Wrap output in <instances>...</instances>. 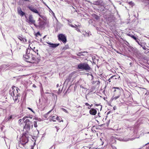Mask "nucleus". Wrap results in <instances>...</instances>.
<instances>
[{"instance_id":"nucleus-8","label":"nucleus","mask_w":149,"mask_h":149,"mask_svg":"<svg viewBox=\"0 0 149 149\" xmlns=\"http://www.w3.org/2000/svg\"><path fill=\"white\" fill-rule=\"evenodd\" d=\"M58 39L59 40L62 41L64 43H66L67 41L66 37L63 34H60L58 35Z\"/></svg>"},{"instance_id":"nucleus-50","label":"nucleus","mask_w":149,"mask_h":149,"mask_svg":"<svg viewBox=\"0 0 149 149\" xmlns=\"http://www.w3.org/2000/svg\"><path fill=\"white\" fill-rule=\"evenodd\" d=\"M91 108V107H90V106H89V107H88V109H90Z\"/></svg>"},{"instance_id":"nucleus-20","label":"nucleus","mask_w":149,"mask_h":149,"mask_svg":"<svg viewBox=\"0 0 149 149\" xmlns=\"http://www.w3.org/2000/svg\"><path fill=\"white\" fill-rule=\"evenodd\" d=\"M77 55L79 56H81L83 55L82 53L80 52H79L77 54Z\"/></svg>"},{"instance_id":"nucleus-60","label":"nucleus","mask_w":149,"mask_h":149,"mask_svg":"<svg viewBox=\"0 0 149 149\" xmlns=\"http://www.w3.org/2000/svg\"><path fill=\"white\" fill-rule=\"evenodd\" d=\"M131 64H132V63H130V65Z\"/></svg>"},{"instance_id":"nucleus-24","label":"nucleus","mask_w":149,"mask_h":149,"mask_svg":"<svg viewBox=\"0 0 149 149\" xmlns=\"http://www.w3.org/2000/svg\"><path fill=\"white\" fill-rule=\"evenodd\" d=\"M140 45H141V46L142 47V46L141 45V44H140L139 42V39H137L136 40H135Z\"/></svg>"},{"instance_id":"nucleus-12","label":"nucleus","mask_w":149,"mask_h":149,"mask_svg":"<svg viewBox=\"0 0 149 149\" xmlns=\"http://www.w3.org/2000/svg\"><path fill=\"white\" fill-rule=\"evenodd\" d=\"M118 95L117 96H113V97H112V99L113 100H116L120 96V91H118Z\"/></svg>"},{"instance_id":"nucleus-39","label":"nucleus","mask_w":149,"mask_h":149,"mask_svg":"<svg viewBox=\"0 0 149 149\" xmlns=\"http://www.w3.org/2000/svg\"><path fill=\"white\" fill-rule=\"evenodd\" d=\"M111 79H110V78H109V79L108 80V81H109V82H111V81L110 80Z\"/></svg>"},{"instance_id":"nucleus-6","label":"nucleus","mask_w":149,"mask_h":149,"mask_svg":"<svg viewBox=\"0 0 149 149\" xmlns=\"http://www.w3.org/2000/svg\"><path fill=\"white\" fill-rule=\"evenodd\" d=\"M26 22L30 24H33L34 25H35V21L34 19L33 16L32 15H29L28 19L26 20Z\"/></svg>"},{"instance_id":"nucleus-17","label":"nucleus","mask_w":149,"mask_h":149,"mask_svg":"<svg viewBox=\"0 0 149 149\" xmlns=\"http://www.w3.org/2000/svg\"><path fill=\"white\" fill-rule=\"evenodd\" d=\"M68 25H69V26H71V27H73V28L76 27L78 26L76 25H74L72 24H70L69 23H68Z\"/></svg>"},{"instance_id":"nucleus-7","label":"nucleus","mask_w":149,"mask_h":149,"mask_svg":"<svg viewBox=\"0 0 149 149\" xmlns=\"http://www.w3.org/2000/svg\"><path fill=\"white\" fill-rule=\"evenodd\" d=\"M18 90L19 89L15 86L13 87L12 88V90L11 91V96L13 97L16 95L17 94H18Z\"/></svg>"},{"instance_id":"nucleus-44","label":"nucleus","mask_w":149,"mask_h":149,"mask_svg":"<svg viewBox=\"0 0 149 149\" xmlns=\"http://www.w3.org/2000/svg\"><path fill=\"white\" fill-rule=\"evenodd\" d=\"M56 127V129H57V131L58 132V128L57 127Z\"/></svg>"},{"instance_id":"nucleus-45","label":"nucleus","mask_w":149,"mask_h":149,"mask_svg":"<svg viewBox=\"0 0 149 149\" xmlns=\"http://www.w3.org/2000/svg\"><path fill=\"white\" fill-rule=\"evenodd\" d=\"M76 30L78 31H79V29L77 28Z\"/></svg>"},{"instance_id":"nucleus-33","label":"nucleus","mask_w":149,"mask_h":149,"mask_svg":"<svg viewBox=\"0 0 149 149\" xmlns=\"http://www.w3.org/2000/svg\"><path fill=\"white\" fill-rule=\"evenodd\" d=\"M38 49H36V50H35V51H34V52H33V53H32L33 54H34L33 53H36V52H38Z\"/></svg>"},{"instance_id":"nucleus-32","label":"nucleus","mask_w":149,"mask_h":149,"mask_svg":"<svg viewBox=\"0 0 149 149\" xmlns=\"http://www.w3.org/2000/svg\"><path fill=\"white\" fill-rule=\"evenodd\" d=\"M55 117V116H51V117L52 118V119H54V118Z\"/></svg>"},{"instance_id":"nucleus-1","label":"nucleus","mask_w":149,"mask_h":149,"mask_svg":"<svg viewBox=\"0 0 149 149\" xmlns=\"http://www.w3.org/2000/svg\"><path fill=\"white\" fill-rule=\"evenodd\" d=\"M30 50L26 49V54L23 56V58L27 62L34 63L36 61L35 56L32 52L30 53Z\"/></svg>"},{"instance_id":"nucleus-26","label":"nucleus","mask_w":149,"mask_h":149,"mask_svg":"<svg viewBox=\"0 0 149 149\" xmlns=\"http://www.w3.org/2000/svg\"><path fill=\"white\" fill-rule=\"evenodd\" d=\"M94 17L96 19H99V17L98 16L95 15H94Z\"/></svg>"},{"instance_id":"nucleus-28","label":"nucleus","mask_w":149,"mask_h":149,"mask_svg":"<svg viewBox=\"0 0 149 149\" xmlns=\"http://www.w3.org/2000/svg\"><path fill=\"white\" fill-rule=\"evenodd\" d=\"M131 37H132V38H133L135 40H136L137 39V38L135 36H131Z\"/></svg>"},{"instance_id":"nucleus-38","label":"nucleus","mask_w":149,"mask_h":149,"mask_svg":"<svg viewBox=\"0 0 149 149\" xmlns=\"http://www.w3.org/2000/svg\"><path fill=\"white\" fill-rule=\"evenodd\" d=\"M143 47V48L144 49V50H146V48L145 47Z\"/></svg>"},{"instance_id":"nucleus-54","label":"nucleus","mask_w":149,"mask_h":149,"mask_svg":"<svg viewBox=\"0 0 149 149\" xmlns=\"http://www.w3.org/2000/svg\"><path fill=\"white\" fill-rule=\"evenodd\" d=\"M46 36H45L43 38H45L46 37Z\"/></svg>"},{"instance_id":"nucleus-25","label":"nucleus","mask_w":149,"mask_h":149,"mask_svg":"<svg viewBox=\"0 0 149 149\" xmlns=\"http://www.w3.org/2000/svg\"><path fill=\"white\" fill-rule=\"evenodd\" d=\"M61 110H62L63 111H64L66 113H68V111L65 109H64L63 108H61Z\"/></svg>"},{"instance_id":"nucleus-63","label":"nucleus","mask_w":149,"mask_h":149,"mask_svg":"<svg viewBox=\"0 0 149 149\" xmlns=\"http://www.w3.org/2000/svg\"><path fill=\"white\" fill-rule=\"evenodd\" d=\"M61 121L63 122V120H62Z\"/></svg>"},{"instance_id":"nucleus-51","label":"nucleus","mask_w":149,"mask_h":149,"mask_svg":"<svg viewBox=\"0 0 149 149\" xmlns=\"http://www.w3.org/2000/svg\"><path fill=\"white\" fill-rule=\"evenodd\" d=\"M28 118H30V119L32 118V117H29Z\"/></svg>"},{"instance_id":"nucleus-57","label":"nucleus","mask_w":149,"mask_h":149,"mask_svg":"<svg viewBox=\"0 0 149 149\" xmlns=\"http://www.w3.org/2000/svg\"><path fill=\"white\" fill-rule=\"evenodd\" d=\"M67 21L68 22H70L67 19Z\"/></svg>"},{"instance_id":"nucleus-47","label":"nucleus","mask_w":149,"mask_h":149,"mask_svg":"<svg viewBox=\"0 0 149 149\" xmlns=\"http://www.w3.org/2000/svg\"><path fill=\"white\" fill-rule=\"evenodd\" d=\"M61 91L60 92V89L59 90V91L58 92V93H61Z\"/></svg>"},{"instance_id":"nucleus-15","label":"nucleus","mask_w":149,"mask_h":149,"mask_svg":"<svg viewBox=\"0 0 149 149\" xmlns=\"http://www.w3.org/2000/svg\"><path fill=\"white\" fill-rule=\"evenodd\" d=\"M44 22L42 21H40L39 23L38 26L41 28H42L43 26Z\"/></svg>"},{"instance_id":"nucleus-31","label":"nucleus","mask_w":149,"mask_h":149,"mask_svg":"<svg viewBox=\"0 0 149 149\" xmlns=\"http://www.w3.org/2000/svg\"><path fill=\"white\" fill-rule=\"evenodd\" d=\"M28 118V117H24L22 119H22L23 120V122H24V120L26 118Z\"/></svg>"},{"instance_id":"nucleus-27","label":"nucleus","mask_w":149,"mask_h":149,"mask_svg":"<svg viewBox=\"0 0 149 149\" xmlns=\"http://www.w3.org/2000/svg\"><path fill=\"white\" fill-rule=\"evenodd\" d=\"M12 116L11 115L8 118V120H11L12 119Z\"/></svg>"},{"instance_id":"nucleus-2","label":"nucleus","mask_w":149,"mask_h":149,"mask_svg":"<svg viewBox=\"0 0 149 149\" xmlns=\"http://www.w3.org/2000/svg\"><path fill=\"white\" fill-rule=\"evenodd\" d=\"M31 136V135L29 134V132H26L24 133L20 138L21 142L19 145H22L24 146V145L28 142V139L29 138H30Z\"/></svg>"},{"instance_id":"nucleus-13","label":"nucleus","mask_w":149,"mask_h":149,"mask_svg":"<svg viewBox=\"0 0 149 149\" xmlns=\"http://www.w3.org/2000/svg\"><path fill=\"white\" fill-rule=\"evenodd\" d=\"M14 97H13V99L15 102L18 99L19 97H20V95L19 94H18Z\"/></svg>"},{"instance_id":"nucleus-11","label":"nucleus","mask_w":149,"mask_h":149,"mask_svg":"<svg viewBox=\"0 0 149 149\" xmlns=\"http://www.w3.org/2000/svg\"><path fill=\"white\" fill-rule=\"evenodd\" d=\"M89 113L91 115H95L97 113V111L94 109L92 108L90 110Z\"/></svg>"},{"instance_id":"nucleus-43","label":"nucleus","mask_w":149,"mask_h":149,"mask_svg":"<svg viewBox=\"0 0 149 149\" xmlns=\"http://www.w3.org/2000/svg\"><path fill=\"white\" fill-rule=\"evenodd\" d=\"M35 47H34L33 48V49H32V50H33V52H34V51H35Z\"/></svg>"},{"instance_id":"nucleus-34","label":"nucleus","mask_w":149,"mask_h":149,"mask_svg":"<svg viewBox=\"0 0 149 149\" xmlns=\"http://www.w3.org/2000/svg\"><path fill=\"white\" fill-rule=\"evenodd\" d=\"M85 104L87 106H89L90 105L87 103H85Z\"/></svg>"},{"instance_id":"nucleus-16","label":"nucleus","mask_w":149,"mask_h":149,"mask_svg":"<svg viewBox=\"0 0 149 149\" xmlns=\"http://www.w3.org/2000/svg\"><path fill=\"white\" fill-rule=\"evenodd\" d=\"M19 40L22 42L23 38L19 36H17Z\"/></svg>"},{"instance_id":"nucleus-48","label":"nucleus","mask_w":149,"mask_h":149,"mask_svg":"<svg viewBox=\"0 0 149 149\" xmlns=\"http://www.w3.org/2000/svg\"><path fill=\"white\" fill-rule=\"evenodd\" d=\"M92 106H93V104H91V105H90L89 106L90 107H92Z\"/></svg>"},{"instance_id":"nucleus-49","label":"nucleus","mask_w":149,"mask_h":149,"mask_svg":"<svg viewBox=\"0 0 149 149\" xmlns=\"http://www.w3.org/2000/svg\"><path fill=\"white\" fill-rule=\"evenodd\" d=\"M53 16H54L55 18H56V17L55 16L54 14V13H53Z\"/></svg>"},{"instance_id":"nucleus-46","label":"nucleus","mask_w":149,"mask_h":149,"mask_svg":"<svg viewBox=\"0 0 149 149\" xmlns=\"http://www.w3.org/2000/svg\"><path fill=\"white\" fill-rule=\"evenodd\" d=\"M33 87H36V85L35 84H33Z\"/></svg>"},{"instance_id":"nucleus-59","label":"nucleus","mask_w":149,"mask_h":149,"mask_svg":"<svg viewBox=\"0 0 149 149\" xmlns=\"http://www.w3.org/2000/svg\"><path fill=\"white\" fill-rule=\"evenodd\" d=\"M91 76L92 77H93V75H92V74H91Z\"/></svg>"},{"instance_id":"nucleus-10","label":"nucleus","mask_w":149,"mask_h":149,"mask_svg":"<svg viewBox=\"0 0 149 149\" xmlns=\"http://www.w3.org/2000/svg\"><path fill=\"white\" fill-rule=\"evenodd\" d=\"M17 12L21 16H23L25 14V13L22 11L20 7H18L17 8Z\"/></svg>"},{"instance_id":"nucleus-42","label":"nucleus","mask_w":149,"mask_h":149,"mask_svg":"<svg viewBox=\"0 0 149 149\" xmlns=\"http://www.w3.org/2000/svg\"><path fill=\"white\" fill-rule=\"evenodd\" d=\"M80 87L81 88H84V87L83 86H82L81 85L80 86Z\"/></svg>"},{"instance_id":"nucleus-14","label":"nucleus","mask_w":149,"mask_h":149,"mask_svg":"<svg viewBox=\"0 0 149 149\" xmlns=\"http://www.w3.org/2000/svg\"><path fill=\"white\" fill-rule=\"evenodd\" d=\"M72 75H73V74H70L69 75L68 79H66L65 81H67L68 82H69L71 78H72Z\"/></svg>"},{"instance_id":"nucleus-35","label":"nucleus","mask_w":149,"mask_h":149,"mask_svg":"<svg viewBox=\"0 0 149 149\" xmlns=\"http://www.w3.org/2000/svg\"><path fill=\"white\" fill-rule=\"evenodd\" d=\"M56 119L57 120H60L59 118V117L58 116H57L56 117Z\"/></svg>"},{"instance_id":"nucleus-37","label":"nucleus","mask_w":149,"mask_h":149,"mask_svg":"<svg viewBox=\"0 0 149 149\" xmlns=\"http://www.w3.org/2000/svg\"><path fill=\"white\" fill-rule=\"evenodd\" d=\"M86 36H89V33H86Z\"/></svg>"},{"instance_id":"nucleus-5","label":"nucleus","mask_w":149,"mask_h":149,"mask_svg":"<svg viewBox=\"0 0 149 149\" xmlns=\"http://www.w3.org/2000/svg\"><path fill=\"white\" fill-rule=\"evenodd\" d=\"M24 123H25V124L24 127V129L26 130V132H28L30 129V125L31 123V122L29 120L26 119L24 121Z\"/></svg>"},{"instance_id":"nucleus-40","label":"nucleus","mask_w":149,"mask_h":149,"mask_svg":"<svg viewBox=\"0 0 149 149\" xmlns=\"http://www.w3.org/2000/svg\"><path fill=\"white\" fill-rule=\"evenodd\" d=\"M30 110H31V111H32L33 112L31 108H28Z\"/></svg>"},{"instance_id":"nucleus-23","label":"nucleus","mask_w":149,"mask_h":149,"mask_svg":"<svg viewBox=\"0 0 149 149\" xmlns=\"http://www.w3.org/2000/svg\"><path fill=\"white\" fill-rule=\"evenodd\" d=\"M27 42V40L25 38H23L22 42L24 43H25Z\"/></svg>"},{"instance_id":"nucleus-30","label":"nucleus","mask_w":149,"mask_h":149,"mask_svg":"<svg viewBox=\"0 0 149 149\" xmlns=\"http://www.w3.org/2000/svg\"><path fill=\"white\" fill-rule=\"evenodd\" d=\"M54 109V108H53L52 110L49 111L48 112H47V114H49Z\"/></svg>"},{"instance_id":"nucleus-18","label":"nucleus","mask_w":149,"mask_h":149,"mask_svg":"<svg viewBox=\"0 0 149 149\" xmlns=\"http://www.w3.org/2000/svg\"><path fill=\"white\" fill-rule=\"evenodd\" d=\"M20 125L22 124L23 123V120L22 119H19L18 121Z\"/></svg>"},{"instance_id":"nucleus-58","label":"nucleus","mask_w":149,"mask_h":149,"mask_svg":"<svg viewBox=\"0 0 149 149\" xmlns=\"http://www.w3.org/2000/svg\"><path fill=\"white\" fill-rule=\"evenodd\" d=\"M37 33L38 34H39V35L40 34V33Z\"/></svg>"},{"instance_id":"nucleus-56","label":"nucleus","mask_w":149,"mask_h":149,"mask_svg":"<svg viewBox=\"0 0 149 149\" xmlns=\"http://www.w3.org/2000/svg\"><path fill=\"white\" fill-rule=\"evenodd\" d=\"M39 21H40V18H39Z\"/></svg>"},{"instance_id":"nucleus-53","label":"nucleus","mask_w":149,"mask_h":149,"mask_svg":"<svg viewBox=\"0 0 149 149\" xmlns=\"http://www.w3.org/2000/svg\"><path fill=\"white\" fill-rule=\"evenodd\" d=\"M58 84H57V85H56V87H58Z\"/></svg>"},{"instance_id":"nucleus-64","label":"nucleus","mask_w":149,"mask_h":149,"mask_svg":"<svg viewBox=\"0 0 149 149\" xmlns=\"http://www.w3.org/2000/svg\"><path fill=\"white\" fill-rule=\"evenodd\" d=\"M148 133H149V132H148Z\"/></svg>"},{"instance_id":"nucleus-22","label":"nucleus","mask_w":149,"mask_h":149,"mask_svg":"<svg viewBox=\"0 0 149 149\" xmlns=\"http://www.w3.org/2000/svg\"><path fill=\"white\" fill-rule=\"evenodd\" d=\"M34 126L35 127H37L38 126L37 124V122L36 121H34Z\"/></svg>"},{"instance_id":"nucleus-62","label":"nucleus","mask_w":149,"mask_h":149,"mask_svg":"<svg viewBox=\"0 0 149 149\" xmlns=\"http://www.w3.org/2000/svg\"><path fill=\"white\" fill-rule=\"evenodd\" d=\"M25 16L26 18V16Z\"/></svg>"},{"instance_id":"nucleus-3","label":"nucleus","mask_w":149,"mask_h":149,"mask_svg":"<svg viewBox=\"0 0 149 149\" xmlns=\"http://www.w3.org/2000/svg\"><path fill=\"white\" fill-rule=\"evenodd\" d=\"M78 68L80 69L89 70L91 68L88 64L86 63H81L78 65Z\"/></svg>"},{"instance_id":"nucleus-61","label":"nucleus","mask_w":149,"mask_h":149,"mask_svg":"<svg viewBox=\"0 0 149 149\" xmlns=\"http://www.w3.org/2000/svg\"><path fill=\"white\" fill-rule=\"evenodd\" d=\"M114 91H116V90H114Z\"/></svg>"},{"instance_id":"nucleus-41","label":"nucleus","mask_w":149,"mask_h":149,"mask_svg":"<svg viewBox=\"0 0 149 149\" xmlns=\"http://www.w3.org/2000/svg\"><path fill=\"white\" fill-rule=\"evenodd\" d=\"M51 120L53 122H55L56 121V120H54V119H52Z\"/></svg>"},{"instance_id":"nucleus-55","label":"nucleus","mask_w":149,"mask_h":149,"mask_svg":"<svg viewBox=\"0 0 149 149\" xmlns=\"http://www.w3.org/2000/svg\"><path fill=\"white\" fill-rule=\"evenodd\" d=\"M149 143H147L146 144H145V145H147V144H149Z\"/></svg>"},{"instance_id":"nucleus-36","label":"nucleus","mask_w":149,"mask_h":149,"mask_svg":"<svg viewBox=\"0 0 149 149\" xmlns=\"http://www.w3.org/2000/svg\"><path fill=\"white\" fill-rule=\"evenodd\" d=\"M98 1H97L96 2H95V4H96V5H98Z\"/></svg>"},{"instance_id":"nucleus-19","label":"nucleus","mask_w":149,"mask_h":149,"mask_svg":"<svg viewBox=\"0 0 149 149\" xmlns=\"http://www.w3.org/2000/svg\"><path fill=\"white\" fill-rule=\"evenodd\" d=\"M116 75H113V76H112L110 78V79H117V78L116 77Z\"/></svg>"},{"instance_id":"nucleus-52","label":"nucleus","mask_w":149,"mask_h":149,"mask_svg":"<svg viewBox=\"0 0 149 149\" xmlns=\"http://www.w3.org/2000/svg\"><path fill=\"white\" fill-rule=\"evenodd\" d=\"M33 146H32L31 148V149H33Z\"/></svg>"},{"instance_id":"nucleus-29","label":"nucleus","mask_w":149,"mask_h":149,"mask_svg":"<svg viewBox=\"0 0 149 149\" xmlns=\"http://www.w3.org/2000/svg\"><path fill=\"white\" fill-rule=\"evenodd\" d=\"M113 88H116L118 89V90L117 91V92L118 93V91H120V89H119V88L118 87H114Z\"/></svg>"},{"instance_id":"nucleus-21","label":"nucleus","mask_w":149,"mask_h":149,"mask_svg":"<svg viewBox=\"0 0 149 149\" xmlns=\"http://www.w3.org/2000/svg\"><path fill=\"white\" fill-rule=\"evenodd\" d=\"M69 48V46L68 45H66L65 46V47L63 48V49L64 50H66L67 49H68Z\"/></svg>"},{"instance_id":"nucleus-4","label":"nucleus","mask_w":149,"mask_h":149,"mask_svg":"<svg viewBox=\"0 0 149 149\" xmlns=\"http://www.w3.org/2000/svg\"><path fill=\"white\" fill-rule=\"evenodd\" d=\"M28 8L32 12L34 13L38 14L40 17H41L44 20L45 19L46 17H45L43 15H41L39 13L38 10L36 9L35 8L33 7L32 6H28Z\"/></svg>"},{"instance_id":"nucleus-9","label":"nucleus","mask_w":149,"mask_h":149,"mask_svg":"<svg viewBox=\"0 0 149 149\" xmlns=\"http://www.w3.org/2000/svg\"><path fill=\"white\" fill-rule=\"evenodd\" d=\"M47 43L49 45V46L50 47L52 48H55L58 46L59 45V43H52L49 42H47Z\"/></svg>"}]
</instances>
